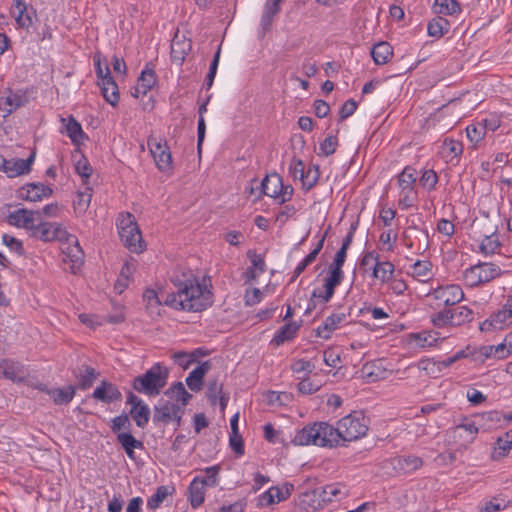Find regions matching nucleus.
<instances>
[{"label":"nucleus","mask_w":512,"mask_h":512,"mask_svg":"<svg viewBox=\"0 0 512 512\" xmlns=\"http://www.w3.org/2000/svg\"><path fill=\"white\" fill-rule=\"evenodd\" d=\"M25 370L23 365L11 360L0 362V377H4L13 382H20L24 379Z\"/></svg>","instance_id":"obj_28"},{"label":"nucleus","mask_w":512,"mask_h":512,"mask_svg":"<svg viewBox=\"0 0 512 512\" xmlns=\"http://www.w3.org/2000/svg\"><path fill=\"white\" fill-rule=\"evenodd\" d=\"M8 223L18 228H23L32 235L37 222L40 221V212L24 208L15 210L8 215Z\"/></svg>","instance_id":"obj_15"},{"label":"nucleus","mask_w":512,"mask_h":512,"mask_svg":"<svg viewBox=\"0 0 512 512\" xmlns=\"http://www.w3.org/2000/svg\"><path fill=\"white\" fill-rule=\"evenodd\" d=\"M336 429L339 434V441H354L366 434L368 426L364 416L355 412L343 417L338 422Z\"/></svg>","instance_id":"obj_5"},{"label":"nucleus","mask_w":512,"mask_h":512,"mask_svg":"<svg viewBox=\"0 0 512 512\" xmlns=\"http://www.w3.org/2000/svg\"><path fill=\"white\" fill-rule=\"evenodd\" d=\"M450 315H451L450 309L440 311V312L436 313L435 315H433L432 322H433L434 326L444 327L446 325H451L452 319H450Z\"/></svg>","instance_id":"obj_64"},{"label":"nucleus","mask_w":512,"mask_h":512,"mask_svg":"<svg viewBox=\"0 0 512 512\" xmlns=\"http://www.w3.org/2000/svg\"><path fill=\"white\" fill-rule=\"evenodd\" d=\"M343 271L334 270L329 267L328 275L324 279L323 291L314 290L312 293L313 298H319L324 303L328 302L334 295L335 288L342 282Z\"/></svg>","instance_id":"obj_18"},{"label":"nucleus","mask_w":512,"mask_h":512,"mask_svg":"<svg viewBox=\"0 0 512 512\" xmlns=\"http://www.w3.org/2000/svg\"><path fill=\"white\" fill-rule=\"evenodd\" d=\"M290 174L295 178L299 179L303 182V185L307 186L308 188H311L318 179V169H315L314 176L312 179H310V173L312 172V169L309 168L307 173H305V166L304 163L301 160L294 159L292 160L290 164Z\"/></svg>","instance_id":"obj_27"},{"label":"nucleus","mask_w":512,"mask_h":512,"mask_svg":"<svg viewBox=\"0 0 512 512\" xmlns=\"http://www.w3.org/2000/svg\"><path fill=\"white\" fill-rule=\"evenodd\" d=\"M18 27L28 29L32 26L36 12L33 7L28 6L24 0H15L11 11Z\"/></svg>","instance_id":"obj_20"},{"label":"nucleus","mask_w":512,"mask_h":512,"mask_svg":"<svg viewBox=\"0 0 512 512\" xmlns=\"http://www.w3.org/2000/svg\"><path fill=\"white\" fill-rule=\"evenodd\" d=\"M338 146V140L335 136L326 137L320 144V154L324 156L332 155Z\"/></svg>","instance_id":"obj_62"},{"label":"nucleus","mask_w":512,"mask_h":512,"mask_svg":"<svg viewBox=\"0 0 512 512\" xmlns=\"http://www.w3.org/2000/svg\"><path fill=\"white\" fill-rule=\"evenodd\" d=\"M218 466L208 467L205 470V476H199L200 482L205 486H215L217 484Z\"/></svg>","instance_id":"obj_61"},{"label":"nucleus","mask_w":512,"mask_h":512,"mask_svg":"<svg viewBox=\"0 0 512 512\" xmlns=\"http://www.w3.org/2000/svg\"><path fill=\"white\" fill-rule=\"evenodd\" d=\"M417 179L416 170L406 167L398 176V185L402 192H413Z\"/></svg>","instance_id":"obj_39"},{"label":"nucleus","mask_w":512,"mask_h":512,"mask_svg":"<svg viewBox=\"0 0 512 512\" xmlns=\"http://www.w3.org/2000/svg\"><path fill=\"white\" fill-rule=\"evenodd\" d=\"M190 503L193 508H197L204 502V486L200 482V477H195L189 486Z\"/></svg>","instance_id":"obj_41"},{"label":"nucleus","mask_w":512,"mask_h":512,"mask_svg":"<svg viewBox=\"0 0 512 512\" xmlns=\"http://www.w3.org/2000/svg\"><path fill=\"white\" fill-rule=\"evenodd\" d=\"M75 171L81 176L83 182L87 183V180L91 176L92 168L84 156L80 155L79 159L75 161Z\"/></svg>","instance_id":"obj_56"},{"label":"nucleus","mask_w":512,"mask_h":512,"mask_svg":"<svg viewBox=\"0 0 512 512\" xmlns=\"http://www.w3.org/2000/svg\"><path fill=\"white\" fill-rule=\"evenodd\" d=\"M393 50L387 42H380L373 46L371 56L377 65L386 64L392 57Z\"/></svg>","instance_id":"obj_36"},{"label":"nucleus","mask_w":512,"mask_h":512,"mask_svg":"<svg viewBox=\"0 0 512 512\" xmlns=\"http://www.w3.org/2000/svg\"><path fill=\"white\" fill-rule=\"evenodd\" d=\"M66 244H69L68 247L64 249V262H70L71 263V272L76 273L80 267L83 264V251L78 243L77 238L75 237V241L65 242Z\"/></svg>","instance_id":"obj_25"},{"label":"nucleus","mask_w":512,"mask_h":512,"mask_svg":"<svg viewBox=\"0 0 512 512\" xmlns=\"http://www.w3.org/2000/svg\"><path fill=\"white\" fill-rule=\"evenodd\" d=\"M391 465L397 473L408 474L421 468L423 461L414 455L400 456L391 459Z\"/></svg>","instance_id":"obj_23"},{"label":"nucleus","mask_w":512,"mask_h":512,"mask_svg":"<svg viewBox=\"0 0 512 512\" xmlns=\"http://www.w3.org/2000/svg\"><path fill=\"white\" fill-rule=\"evenodd\" d=\"M466 134L470 142L477 145L484 138L486 128L482 123L472 124L466 128Z\"/></svg>","instance_id":"obj_53"},{"label":"nucleus","mask_w":512,"mask_h":512,"mask_svg":"<svg viewBox=\"0 0 512 512\" xmlns=\"http://www.w3.org/2000/svg\"><path fill=\"white\" fill-rule=\"evenodd\" d=\"M438 333L422 331L409 336V343L416 348H430L437 344Z\"/></svg>","instance_id":"obj_31"},{"label":"nucleus","mask_w":512,"mask_h":512,"mask_svg":"<svg viewBox=\"0 0 512 512\" xmlns=\"http://www.w3.org/2000/svg\"><path fill=\"white\" fill-rule=\"evenodd\" d=\"M437 182L438 176L433 170H425L419 180L420 185L428 191L433 190Z\"/></svg>","instance_id":"obj_58"},{"label":"nucleus","mask_w":512,"mask_h":512,"mask_svg":"<svg viewBox=\"0 0 512 512\" xmlns=\"http://www.w3.org/2000/svg\"><path fill=\"white\" fill-rule=\"evenodd\" d=\"M260 500L262 504L268 506L284 500V496L278 487H271L268 491L261 495Z\"/></svg>","instance_id":"obj_55"},{"label":"nucleus","mask_w":512,"mask_h":512,"mask_svg":"<svg viewBox=\"0 0 512 512\" xmlns=\"http://www.w3.org/2000/svg\"><path fill=\"white\" fill-rule=\"evenodd\" d=\"M433 8L434 12L439 15H453L461 10L456 0H435Z\"/></svg>","instance_id":"obj_45"},{"label":"nucleus","mask_w":512,"mask_h":512,"mask_svg":"<svg viewBox=\"0 0 512 512\" xmlns=\"http://www.w3.org/2000/svg\"><path fill=\"white\" fill-rule=\"evenodd\" d=\"M247 257L251 262V266L244 272L243 277L245 282L250 283L255 281L260 274L265 272L266 264L264 257L253 250L247 251Z\"/></svg>","instance_id":"obj_22"},{"label":"nucleus","mask_w":512,"mask_h":512,"mask_svg":"<svg viewBox=\"0 0 512 512\" xmlns=\"http://www.w3.org/2000/svg\"><path fill=\"white\" fill-rule=\"evenodd\" d=\"M76 377L78 378L79 387L85 390L92 386L96 379V372L92 367L81 366L77 370Z\"/></svg>","instance_id":"obj_46"},{"label":"nucleus","mask_w":512,"mask_h":512,"mask_svg":"<svg viewBox=\"0 0 512 512\" xmlns=\"http://www.w3.org/2000/svg\"><path fill=\"white\" fill-rule=\"evenodd\" d=\"M98 85L101 88L105 100L112 106H115L119 101V91L113 78H106V80L98 82Z\"/></svg>","instance_id":"obj_35"},{"label":"nucleus","mask_w":512,"mask_h":512,"mask_svg":"<svg viewBox=\"0 0 512 512\" xmlns=\"http://www.w3.org/2000/svg\"><path fill=\"white\" fill-rule=\"evenodd\" d=\"M130 415L136 422L138 427H145L148 424L150 418V410L149 407L145 404H138L136 407H132L130 410Z\"/></svg>","instance_id":"obj_48"},{"label":"nucleus","mask_w":512,"mask_h":512,"mask_svg":"<svg viewBox=\"0 0 512 512\" xmlns=\"http://www.w3.org/2000/svg\"><path fill=\"white\" fill-rule=\"evenodd\" d=\"M323 502L332 501L334 498L345 496L347 491L341 484L326 485L320 489Z\"/></svg>","instance_id":"obj_50"},{"label":"nucleus","mask_w":512,"mask_h":512,"mask_svg":"<svg viewBox=\"0 0 512 512\" xmlns=\"http://www.w3.org/2000/svg\"><path fill=\"white\" fill-rule=\"evenodd\" d=\"M117 227L122 243L131 252L141 253L145 249L141 231L132 214H121L117 220Z\"/></svg>","instance_id":"obj_3"},{"label":"nucleus","mask_w":512,"mask_h":512,"mask_svg":"<svg viewBox=\"0 0 512 512\" xmlns=\"http://www.w3.org/2000/svg\"><path fill=\"white\" fill-rule=\"evenodd\" d=\"M502 271L493 263H479L464 271L463 279L470 287H475L499 277Z\"/></svg>","instance_id":"obj_6"},{"label":"nucleus","mask_w":512,"mask_h":512,"mask_svg":"<svg viewBox=\"0 0 512 512\" xmlns=\"http://www.w3.org/2000/svg\"><path fill=\"white\" fill-rule=\"evenodd\" d=\"M322 501L321 491L318 489L305 492L301 496V504L313 511L321 508Z\"/></svg>","instance_id":"obj_49"},{"label":"nucleus","mask_w":512,"mask_h":512,"mask_svg":"<svg viewBox=\"0 0 512 512\" xmlns=\"http://www.w3.org/2000/svg\"><path fill=\"white\" fill-rule=\"evenodd\" d=\"M450 24L443 17H436L428 23L427 31L431 37L440 38L449 31Z\"/></svg>","instance_id":"obj_42"},{"label":"nucleus","mask_w":512,"mask_h":512,"mask_svg":"<svg viewBox=\"0 0 512 512\" xmlns=\"http://www.w3.org/2000/svg\"><path fill=\"white\" fill-rule=\"evenodd\" d=\"M512 324V298H508L505 305L497 313L493 314L480 324V330L489 332L492 330H501Z\"/></svg>","instance_id":"obj_12"},{"label":"nucleus","mask_w":512,"mask_h":512,"mask_svg":"<svg viewBox=\"0 0 512 512\" xmlns=\"http://www.w3.org/2000/svg\"><path fill=\"white\" fill-rule=\"evenodd\" d=\"M320 389V384L314 383L312 380L303 378L298 383V391L302 394L309 395L317 392Z\"/></svg>","instance_id":"obj_63"},{"label":"nucleus","mask_w":512,"mask_h":512,"mask_svg":"<svg viewBox=\"0 0 512 512\" xmlns=\"http://www.w3.org/2000/svg\"><path fill=\"white\" fill-rule=\"evenodd\" d=\"M183 408L174 402L167 401L155 408L154 419L164 423L177 422L179 424Z\"/></svg>","instance_id":"obj_21"},{"label":"nucleus","mask_w":512,"mask_h":512,"mask_svg":"<svg viewBox=\"0 0 512 512\" xmlns=\"http://www.w3.org/2000/svg\"><path fill=\"white\" fill-rule=\"evenodd\" d=\"M499 246L500 242L498 236L489 235L482 240L480 244V251L485 255L494 254L499 249Z\"/></svg>","instance_id":"obj_54"},{"label":"nucleus","mask_w":512,"mask_h":512,"mask_svg":"<svg viewBox=\"0 0 512 512\" xmlns=\"http://www.w3.org/2000/svg\"><path fill=\"white\" fill-rule=\"evenodd\" d=\"M91 198V189L88 187L85 189V191L78 193L77 199L74 201V209L78 215H82L86 212L91 202Z\"/></svg>","instance_id":"obj_51"},{"label":"nucleus","mask_w":512,"mask_h":512,"mask_svg":"<svg viewBox=\"0 0 512 512\" xmlns=\"http://www.w3.org/2000/svg\"><path fill=\"white\" fill-rule=\"evenodd\" d=\"M298 329L299 325L294 322L285 324L274 336L273 342L279 346L284 342L291 340L296 335Z\"/></svg>","instance_id":"obj_47"},{"label":"nucleus","mask_w":512,"mask_h":512,"mask_svg":"<svg viewBox=\"0 0 512 512\" xmlns=\"http://www.w3.org/2000/svg\"><path fill=\"white\" fill-rule=\"evenodd\" d=\"M93 397L99 401L111 403L121 399V393L113 384L103 382L94 390Z\"/></svg>","instance_id":"obj_30"},{"label":"nucleus","mask_w":512,"mask_h":512,"mask_svg":"<svg viewBox=\"0 0 512 512\" xmlns=\"http://www.w3.org/2000/svg\"><path fill=\"white\" fill-rule=\"evenodd\" d=\"M471 357L474 361H485L488 358H494V350L492 345L481 346L475 348L471 352Z\"/></svg>","instance_id":"obj_60"},{"label":"nucleus","mask_w":512,"mask_h":512,"mask_svg":"<svg viewBox=\"0 0 512 512\" xmlns=\"http://www.w3.org/2000/svg\"><path fill=\"white\" fill-rule=\"evenodd\" d=\"M432 267L433 266L430 261L418 260L411 266V270L409 273L413 278H415L419 282L426 283L433 276Z\"/></svg>","instance_id":"obj_32"},{"label":"nucleus","mask_w":512,"mask_h":512,"mask_svg":"<svg viewBox=\"0 0 512 512\" xmlns=\"http://www.w3.org/2000/svg\"><path fill=\"white\" fill-rule=\"evenodd\" d=\"M156 81L154 70L146 66L138 78L137 85L131 91V95L135 98L145 95L156 84Z\"/></svg>","instance_id":"obj_24"},{"label":"nucleus","mask_w":512,"mask_h":512,"mask_svg":"<svg viewBox=\"0 0 512 512\" xmlns=\"http://www.w3.org/2000/svg\"><path fill=\"white\" fill-rule=\"evenodd\" d=\"M266 195L279 199V203L289 201L293 195V188L290 185L284 186L282 178L277 173L267 175L260 183V193L257 197Z\"/></svg>","instance_id":"obj_9"},{"label":"nucleus","mask_w":512,"mask_h":512,"mask_svg":"<svg viewBox=\"0 0 512 512\" xmlns=\"http://www.w3.org/2000/svg\"><path fill=\"white\" fill-rule=\"evenodd\" d=\"M190 50V40L186 39L184 36L180 37L176 34L171 43V57L173 62L180 65Z\"/></svg>","instance_id":"obj_29"},{"label":"nucleus","mask_w":512,"mask_h":512,"mask_svg":"<svg viewBox=\"0 0 512 512\" xmlns=\"http://www.w3.org/2000/svg\"><path fill=\"white\" fill-rule=\"evenodd\" d=\"M117 441L121 445V447L126 452L127 456L134 460L135 459V449H142L143 443L137 440L131 433L122 432L117 435Z\"/></svg>","instance_id":"obj_33"},{"label":"nucleus","mask_w":512,"mask_h":512,"mask_svg":"<svg viewBox=\"0 0 512 512\" xmlns=\"http://www.w3.org/2000/svg\"><path fill=\"white\" fill-rule=\"evenodd\" d=\"M462 152V143L454 139H445L441 146V154L447 159V161L457 159Z\"/></svg>","instance_id":"obj_37"},{"label":"nucleus","mask_w":512,"mask_h":512,"mask_svg":"<svg viewBox=\"0 0 512 512\" xmlns=\"http://www.w3.org/2000/svg\"><path fill=\"white\" fill-rule=\"evenodd\" d=\"M406 245L417 250H426L429 245L428 233L417 227H409L405 232Z\"/></svg>","instance_id":"obj_26"},{"label":"nucleus","mask_w":512,"mask_h":512,"mask_svg":"<svg viewBox=\"0 0 512 512\" xmlns=\"http://www.w3.org/2000/svg\"><path fill=\"white\" fill-rule=\"evenodd\" d=\"M509 439H506V436L499 437L496 446L493 451V458L499 459L504 457L510 450H512V444L509 442Z\"/></svg>","instance_id":"obj_57"},{"label":"nucleus","mask_w":512,"mask_h":512,"mask_svg":"<svg viewBox=\"0 0 512 512\" xmlns=\"http://www.w3.org/2000/svg\"><path fill=\"white\" fill-rule=\"evenodd\" d=\"M66 127V134L71 139V141L75 144L81 143L84 138L85 134L82 130V127L80 123L72 116H70L67 119V123L65 125Z\"/></svg>","instance_id":"obj_44"},{"label":"nucleus","mask_w":512,"mask_h":512,"mask_svg":"<svg viewBox=\"0 0 512 512\" xmlns=\"http://www.w3.org/2000/svg\"><path fill=\"white\" fill-rule=\"evenodd\" d=\"M172 282L176 288L172 293L161 292L159 295L153 289H147L143 293V301L151 315L160 314L162 303L177 310L192 312L205 310L211 305V292L191 272L175 275Z\"/></svg>","instance_id":"obj_1"},{"label":"nucleus","mask_w":512,"mask_h":512,"mask_svg":"<svg viewBox=\"0 0 512 512\" xmlns=\"http://www.w3.org/2000/svg\"><path fill=\"white\" fill-rule=\"evenodd\" d=\"M283 0H267L261 18V26L264 33L270 30L273 18L280 11V4Z\"/></svg>","instance_id":"obj_34"},{"label":"nucleus","mask_w":512,"mask_h":512,"mask_svg":"<svg viewBox=\"0 0 512 512\" xmlns=\"http://www.w3.org/2000/svg\"><path fill=\"white\" fill-rule=\"evenodd\" d=\"M31 236L43 242L59 241L63 243L75 241V236L70 234L62 224L56 222H41V220L37 222Z\"/></svg>","instance_id":"obj_7"},{"label":"nucleus","mask_w":512,"mask_h":512,"mask_svg":"<svg viewBox=\"0 0 512 512\" xmlns=\"http://www.w3.org/2000/svg\"><path fill=\"white\" fill-rule=\"evenodd\" d=\"M349 317L350 312L344 310L337 311L328 316L323 324L317 328L318 336L329 339L333 331L349 323Z\"/></svg>","instance_id":"obj_17"},{"label":"nucleus","mask_w":512,"mask_h":512,"mask_svg":"<svg viewBox=\"0 0 512 512\" xmlns=\"http://www.w3.org/2000/svg\"><path fill=\"white\" fill-rule=\"evenodd\" d=\"M47 393L53 399L55 404L62 405L69 403L73 399L75 395V388L74 386L69 385L65 388L49 390L47 391Z\"/></svg>","instance_id":"obj_40"},{"label":"nucleus","mask_w":512,"mask_h":512,"mask_svg":"<svg viewBox=\"0 0 512 512\" xmlns=\"http://www.w3.org/2000/svg\"><path fill=\"white\" fill-rule=\"evenodd\" d=\"M52 194V189L44 184L29 183L17 191V197L30 202H39Z\"/></svg>","instance_id":"obj_19"},{"label":"nucleus","mask_w":512,"mask_h":512,"mask_svg":"<svg viewBox=\"0 0 512 512\" xmlns=\"http://www.w3.org/2000/svg\"><path fill=\"white\" fill-rule=\"evenodd\" d=\"M292 442L298 446L334 447L340 441L335 427L326 422H315L297 431Z\"/></svg>","instance_id":"obj_2"},{"label":"nucleus","mask_w":512,"mask_h":512,"mask_svg":"<svg viewBox=\"0 0 512 512\" xmlns=\"http://www.w3.org/2000/svg\"><path fill=\"white\" fill-rule=\"evenodd\" d=\"M27 102L28 97L25 91L6 89L0 93V113L3 117H7Z\"/></svg>","instance_id":"obj_11"},{"label":"nucleus","mask_w":512,"mask_h":512,"mask_svg":"<svg viewBox=\"0 0 512 512\" xmlns=\"http://www.w3.org/2000/svg\"><path fill=\"white\" fill-rule=\"evenodd\" d=\"M34 158V153L25 160L20 158L6 159L0 156V170L6 173L10 178L28 174L31 171Z\"/></svg>","instance_id":"obj_14"},{"label":"nucleus","mask_w":512,"mask_h":512,"mask_svg":"<svg viewBox=\"0 0 512 512\" xmlns=\"http://www.w3.org/2000/svg\"><path fill=\"white\" fill-rule=\"evenodd\" d=\"M361 264L368 266L372 264V277L381 284L388 283L394 273V265L389 261H380L378 253L370 251L364 254Z\"/></svg>","instance_id":"obj_10"},{"label":"nucleus","mask_w":512,"mask_h":512,"mask_svg":"<svg viewBox=\"0 0 512 512\" xmlns=\"http://www.w3.org/2000/svg\"><path fill=\"white\" fill-rule=\"evenodd\" d=\"M165 394L173 401H176L177 404L180 403L181 407L184 408L189 400L191 399V394L188 393L181 382L170 387Z\"/></svg>","instance_id":"obj_38"},{"label":"nucleus","mask_w":512,"mask_h":512,"mask_svg":"<svg viewBox=\"0 0 512 512\" xmlns=\"http://www.w3.org/2000/svg\"><path fill=\"white\" fill-rule=\"evenodd\" d=\"M147 147L158 170L170 174L173 170V161L167 142L161 138L150 136L147 140Z\"/></svg>","instance_id":"obj_8"},{"label":"nucleus","mask_w":512,"mask_h":512,"mask_svg":"<svg viewBox=\"0 0 512 512\" xmlns=\"http://www.w3.org/2000/svg\"><path fill=\"white\" fill-rule=\"evenodd\" d=\"M478 428L473 422H467L455 426L450 432V443L459 449H466L476 438Z\"/></svg>","instance_id":"obj_13"},{"label":"nucleus","mask_w":512,"mask_h":512,"mask_svg":"<svg viewBox=\"0 0 512 512\" xmlns=\"http://www.w3.org/2000/svg\"><path fill=\"white\" fill-rule=\"evenodd\" d=\"M172 357L179 366H182L184 369H186L191 363L196 361L197 355L196 352L187 353L184 351H179L175 352Z\"/></svg>","instance_id":"obj_59"},{"label":"nucleus","mask_w":512,"mask_h":512,"mask_svg":"<svg viewBox=\"0 0 512 512\" xmlns=\"http://www.w3.org/2000/svg\"><path fill=\"white\" fill-rule=\"evenodd\" d=\"M170 493L169 487H158L156 492L147 501L148 508L157 509Z\"/></svg>","instance_id":"obj_52"},{"label":"nucleus","mask_w":512,"mask_h":512,"mask_svg":"<svg viewBox=\"0 0 512 512\" xmlns=\"http://www.w3.org/2000/svg\"><path fill=\"white\" fill-rule=\"evenodd\" d=\"M167 371L159 364H155L145 374L136 377L133 381V388L139 393L148 396H156L166 385Z\"/></svg>","instance_id":"obj_4"},{"label":"nucleus","mask_w":512,"mask_h":512,"mask_svg":"<svg viewBox=\"0 0 512 512\" xmlns=\"http://www.w3.org/2000/svg\"><path fill=\"white\" fill-rule=\"evenodd\" d=\"M451 325L460 326L470 322L473 319V312L467 306H459L455 309H450Z\"/></svg>","instance_id":"obj_43"},{"label":"nucleus","mask_w":512,"mask_h":512,"mask_svg":"<svg viewBox=\"0 0 512 512\" xmlns=\"http://www.w3.org/2000/svg\"><path fill=\"white\" fill-rule=\"evenodd\" d=\"M428 296L438 301L439 305L448 306L459 303L463 299L464 293L459 285L450 284L437 287Z\"/></svg>","instance_id":"obj_16"}]
</instances>
